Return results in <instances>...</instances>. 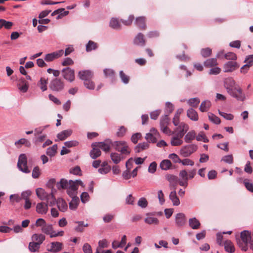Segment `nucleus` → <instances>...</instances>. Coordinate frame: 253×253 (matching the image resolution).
<instances>
[{"mask_svg":"<svg viewBox=\"0 0 253 253\" xmlns=\"http://www.w3.org/2000/svg\"><path fill=\"white\" fill-rule=\"evenodd\" d=\"M79 185H81L83 187L84 186L83 182L80 180H76L75 181L70 180L67 181L66 179H62L60 182L57 183V188L59 189H66L68 194L70 197L77 195V190Z\"/></svg>","mask_w":253,"mask_h":253,"instance_id":"obj_1","label":"nucleus"},{"mask_svg":"<svg viewBox=\"0 0 253 253\" xmlns=\"http://www.w3.org/2000/svg\"><path fill=\"white\" fill-rule=\"evenodd\" d=\"M93 74L90 70H82L78 73L79 78L84 81V85L85 86L89 89H93L94 88V84L93 83H90V86L88 85L87 82L88 80H91L93 77Z\"/></svg>","mask_w":253,"mask_h":253,"instance_id":"obj_2","label":"nucleus"},{"mask_svg":"<svg viewBox=\"0 0 253 253\" xmlns=\"http://www.w3.org/2000/svg\"><path fill=\"white\" fill-rule=\"evenodd\" d=\"M115 149L120 152L122 154L128 155L131 151L127 142L125 141H116L113 144Z\"/></svg>","mask_w":253,"mask_h":253,"instance_id":"obj_3","label":"nucleus"},{"mask_svg":"<svg viewBox=\"0 0 253 253\" xmlns=\"http://www.w3.org/2000/svg\"><path fill=\"white\" fill-rule=\"evenodd\" d=\"M228 93L238 101H244L246 99V95L239 85L235 86Z\"/></svg>","mask_w":253,"mask_h":253,"instance_id":"obj_4","label":"nucleus"},{"mask_svg":"<svg viewBox=\"0 0 253 253\" xmlns=\"http://www.w3.org/2000/svg\"><path fill=\"white\" fill-rule=\"evenodd\" d=\"M27 157L24 154L20 155L17 163L18 169L24 173H29L30 170L27 167Z\"/></svg>","mask_w":253,"mask_h":253,"instance_id":"obj_5","label":"nucleus"},{"mask_svg":"<svg viewBox=\"0 0 253 253\" xmlns=\"http://www.w3.org/2000/svg\"><path fill=\"white\" fill-rule=\"evenodd\" d=\"M197 147L194 144H190L182 147L180 150V154L184 157H188L196 151Z\"/></svg>","mask_w":253,"mask_h":253,"instance_id":"obj_6","label":"nucleus"},{"mask_svg":"<svg viewBox=\"0 0 253 253\" xmlns=\"http://www.w3.org/2000/svg\"><path fill=\"white\" fill-rule=\"evenodd\" d=\"M62 76L64 79L72 83L75 79V71L70 68H65L62 70Z\"/></svg>","mask_w":253,"mask_h":253,"instance_id":"obj_7","label":"nucleus"},{"mask_svg":"<svg viewBox=\"0 0 253 253\" xmlns=\"http://www.w3.org/2000/svg\"><path fill=\"white\" fill-rule=\"evenodd\" d=\"M64 87L63 82L59 79H54L52 80L49 84V88L55 91H59L62 90Z\"/></svg>","mask_w":253,"mask_h":253,"instance_id":"obj_8","label":"nucleus"},{"mask_svg":"<svg viewBox=\"0 0 253 253\" xmlns=\"http://www.w3.org/2000/svg\"><path fill=\"white\" fill-rule=\"evenodd\" d=\"M240 66L236 61H228L223 66L225 73H231L239 68Z\"/></svg>","mask_w":253,"mask_h":253,"instance_id":"obj_9","label":"nucleus"},{"mask_svg":"<svg viewBox=\"0 0 253 253\" xmlns=\"http://www.w3.org/2000/svg\"><path fill=\"white\" fill-rule=\"evenodd\" d=\"M64 54V51L60 49L45 55L44 60L47 62H51L61 57Z\"/></svg>","mask_w":253,"mask_h":253,"instance_id":"obj_10","label":"nucleus"},{"mask_svg":"<svg viewBox=\"0 0 253 253\" xmlns=\"http://www.w3.org/2000/svg\"><path fill=\"white\" fill-rule=\"evenodd\" d=\"M241 238L245 243V245L241 247L242 250L246 251L248 249L247 245L251 240V233L248 231H244L241 233Z\"/></svg>","mask_w":253,"mask_h":253,"instance_id":"obj_11","label":"nucleus"},{"mask_svg":"<svg viewBox=\"0 0 253 253\" xmlns=\"http://www.w3.org/2000/svg\"><path fill=\"white\" fill-rule=\"evenodd\" d=\"M175 129V132H176L177 134L183 137L185 133L189 130V127L188 124L184 122H179L178 126H176Z\"/></svg>","mask_w":253,"mask_h":253,"instance_id":"obj_12","label":"nucleus"},{"mask_svg":"<svg viewBox=\"0 0 253 253\" xmlns=\"http://www.w3.org/2000/svg\"><path fill=\"white\" fill-rule=\"evenodd\" d=\"M62 243L59 242H51L47 247V251L51 253H58L62 250Z\"/></svg>","mask_w":253,"mask_h":253,"instance_id":"obj_13","label":"nucleus"},{"mask_svg":"<svg viewBox=\"0 0 253 253\" xmlns=\"http://www.w3.org/2000/svg\"><path fill=\"white\" fill-rule=\"evenodd\" d=\"M238 85L232 78H226L224 81V86L226 88L227 92H229Z\"/></svg>","mask_w":253,"mask_h":253,"instance_id":"obj_14","label":"nucleus"},{"mask_svg":"<svg viewBox=\"0 0 253 253\" xmlns=\"http://www.w3.org/2000/svg\"><path fill=\"white\" fill-rule=\"evenodd\" d=\"M48 210V205L43 202L38 203L36 207L37 212L41 214H46Z\"/></svg>","mask_w":253,"mask_h":253,"instance_id":"obj_15","label":"nucleus"},{"mask_svg":"<svg viewBox=\"0 0 253 253\" xmlns=\"http://www.w3.org/2000/svg\"><path fill=\"white\" fill-rule=\"evenodd\" d=\"M175 222L177 227H181L185 225L186 223L185 215L183 213H178L176 214Z\"/></svg>","mask_w":253,"mask_h":253,"instance_id":"obj_16","label":"nucleus"},{"mask_svg":"<svg viewBox=\"0 0 253 253\" xmlns=\"http://www.w3.org/2000/svg\"><path fill=\"white\" fill-rule=\"evenodd\" d=\"M166 179L169 182L170 187L175 189L178 182L177 177L173 174H167Z\"/></svg>","mask_w":253,"mask_h":253,"instance_id":"obj_17","label":"nucleus"},{"mask_svg":"<svg viewBox=\"0 0 253 253\" xmlns=\"http://www.w3.org/2000/svg\"><path fill=\"white\" fill-rule=\"evenodd\" d=\"M17 86L20 91L25 93L28 89L29 84L24 78H22L19 80Z\"/></svg>","mask_w":253,"mask_h":253,"instance_id":"obj_18","label":"nucleus"},{"mask_svg":"<svg viewBox=\"0 0 253 253\" xmlns=\"http://www.w3.org/2000/svg\"><path fill=\"white\" fill-rule=\"evenodd\" d=\"M182 136L178 134L173 136L170 140V144L173 146H179L183 144Z\"/></svg>","mask_w":253,"mask_h":253,"instance_id":"obj_19","label":"nucleus"},{"mask_svg":"<svg viewBox=\"0 0 253 253\" xmlns=\"http://www.w3.org/2000/svg\"><path fill=\"white\" fill-rule=\"evenodd\" d=\"M57 206L61 212H65L68 209L67 203L62 198H58L56 201Z\"/></svg>","mask_w":253,"mask_h":253,"instance_id":"obj_20","label":"nucleus"},{"mask_svg":"<svg viewBox=\"0 0 253 253\" xmlns=\"http://www.w3.org/2000/svg\"><path fill=\"white\" fill-rule=\"evenodd\" d=\"M92 146L98 147L99 149H101L105 152H109L110 149V144L105 142L95 143L92 144Z\"/></svg>","mask_w":253,"mask_h":253,"instance_id":"obj_21","label":"nucleus"},{"mask_svg":"<svg viewBox=\"0 0 253 253\" xmlns=\"http://www.w3.org/2000/svg\"><path fill=\"white\" fill-rule=\"evenodd\" d=\"M36 193L37 197L41 200H47L49 194L42 188H38L36 190Z\"/></svg>","mask_w":253,"mask_h":253,"instance_id":"obj_22","label":"nucleus"},{"mask_svg":"<svg viewBox=\"0 0 253 253\" xmlns=\"http://www.w3.org/2000/svg\"><path fill=\"white\" fill-rule=\"evenodd\" d=\"M72 133V130L71 129L64 130L58 133L57 135V137L58 140L62 141L70 136Z\"/></svg>","mask_w":253,"mask_h":253,"instance_id":"obj_23","label":"nucleus"},{"mask_svg":"<svg viewBox=\"0 0 253 253\" xmlns=\"http://www.w3.org/2000/svg\"><path fill=\"white\" fill-rule=\"evenodd\" d=\"M169 198L173 206H177L180 205V200L176 195V192L175 189L170 193Z\"/></svg>","mask_w":253,"mask_h":253,"instance_id":"obj_24","label":"nucleus"},{"mask_svg":"<svg viewBox=\"0 0 253 253\" xmlns=\"http://www.w3.org/2000/svg\"><path fill=\"white\" fill-rule=\"evenodd\" d=\"M187 117L192 121H197L199 116L197 112L192 108L189 109L187 111Z\"/></svg>","mask_w":253,"mask_h":253,"instance_id":"obj_25","label":"nucleus"},{"mask_svg":"<svg viewBox=\"0 0 253 253\" xmlns=\"http://www.w3.org/2000/svg\"><path fill=\"white\" fill-rule=\"evenodd\" d=\"M111 170L110 166L106 162H103L101 167L98 169V172L102 174H105L108 173Z\"/></svg>","mask_w":253,"mask_h":253,"instance_id":"obj_26","label":"nucleus"},{"mask_svg":"<svg viewBox=\"0 0 253 253\" xmlns=\"http://www.w3.org/2000/svg\"><path fill=\"white\" fill-rule=\"evenodd\" d=\"M45 237L42 234H34L32 236V240L41 245L45 240Z\"/></svg>","mask_w":253,"mask_h":253,"instance_id":"obj_27","label":"nucleus"},{"mask_svg":"<svg viewBox=\"0 0 253 253\" xmlns=\"http://www.w3.org/2000/svg\"><path fill=\"white\" fill-rule=\"evenodd\" d=\"M133 42L136 45L143 46L145 43L143 35L141 33H138L134 38Z\"/></svg>","mask_w":253,"mask_h":253,"instance_id":"obj_28","label":"nucleus"},{"mask_svg":"<svg viewBox=\"0 0 253 253\" xmlns=\"http://www.w3.org/2000/svg\"><path fill=\"white\" fill-rule=\"evenodd\" d=\"M189 225L192 229H198L200 228L201 223L196 218L193 217L189 219Z\"/></svg>","mask_w":253,"mask_h":253,"instance_id":"obj_29","label":"nucleus"},{"mask_svg":"<svg viewBox=\"0 0 253 253\" xmlns=\"http://www.w3.org/2000/svg\"><path fill=\"white\" fill-rule=\"evenodd\" d=\"M144 221L147 224L155 225L158 224L159 222L157 218L151 215L150 214H147V216L145 218Z\"/></svg>","mask_w":253,"mask_h":253,"instance_id":"obj_30","label":"nucleus"},{"mask_svg":"<svg viewBox=\"0 0 253 253\" xmlns=\"http://www.w3.org/2000/svg\"><path fill=\"white\" fill-rule=\"evenodd\" d=\"M135 25L142 29H145L146 28L145 18L143 16H140L136 18L135 21Z\"/></svg>","mask_w":253,"mask_h":253,"instance_id":"obj_31","label":"nucleus"},{"mask_svg":"<svg viewBox=\"0 0 253 253\" xmlns=\"http://www.w3.org/2000/svg\"><path fill=\"white\" fill-rule=\"evenodd\" d=\"M196 132L192 130L187 132L184 136V141L186 143H190L196 137Z\"/></svg>","mask_w":253,"mask_h":253,"instance_id":"obj_32","label":"nucleus"},{"mask_svg":"<svg viewBox=\"0 0 253 253\" xmlns=\"http://www.w3.org/2000/svg\"><path fill=\"white\" fill-rule=\"evenodd\" d=\"M224 249L225 251L228 253H234L235 251L233 243L229 240L225 241Z\"/></svg>","mask_w":253,"mask_h":253,"instance_id":"obj_33","label":"nucleus"},{"mask_svg":"<svg viewBox=\"0 0 253 253\" xmlns=\"http://www.w3.org/2000/svg\"><path fill=\"white\" fill-rule=\"evenodd\" d=\"M183 111V110L182 108H179L176 111L172 120L173 124L175 126H178L179 124L180 116Z\"/></svg>","mask_w":253,"mask_h":253,"instance_id":"obj_34","label":"nucleus"},{"mask_svg":"<svg viewBox=\"0 0 253 253\" xmlns=\"http://www.w3.org/2000/svg\"><path fill=\"white\" fill-rule=\"evenodd\" d=\"M72 197V199L69 203V208L71 210H75L78 206L79 200L76 196Z\"/></svg>","mask_w":253,"mask_h":253,"instance_id":"obj_35","label":"nucleus"},{"mask_svg":"<svg viewBox=\"0 0 253 253\" xmlns=\"http://www.w3.org/2000/svg\"><path fill=\"white\" fill-rule=\"evenodd\" d=\"M217 65L216 58H212L207 59L204 62V65L208 68H211L216 66Z\"/></svg>","mask_w":253,"mask_h":253,"instance_id":"obj_36","label":"nucleus"},{"mask_svg":"<svg viewBox=\"0 0 253 253\" xmlns=\"http://www.w3.org/2000/svg\"><path fill=\"white\" fill-rule=\"evenodd\" d=\"M110 157L112 161L116 164L120 163V161L123 159L121 154L116 152L111 153L110 154Z\"/></svg>","mask_w":253,"mask_h":253,"instance_id":"obj_37","label":"nucleus"},{"mask_svg":"<svg viewBox=\"0 0 253 253\" xmlns=\"http://www.w3.org/2000/svg\"><path fill=\"white\" fill-rule=\"evenodd\" d=\"M211 106V102L209 100L203 101L200 105V110L201 112H207Z\"/></svg>","mask_w":253,"mask_h":253,"instance_id":"obj_38","label":"nucleus"},{"mask_svg":"<svg viewBox=\"0 0 253 253\" xmlns=\"http://www.w3.org/2000/svg\"><path fill=\"white\" fill-rule=\"evenodd\" d=\"M15 145L18 148H20L22 145H25L26 147H30L31 143L25 138H21L15 142Z\"/></svg>","mask_w":253,"mask_h":253,"instance_id":"obj_39","label":"nucleus"},{"mask_svg":"<svg viewBox=\"0 0 253 253\" xmlns=\"http://www.w3.org/2000/svg\"><path fill=\"white\" fill-rule=\"evenodd\" d=\"M92 147L93 149L90 152V156L91 158L95 159L101 155V152L98 147Z\"/></svg>","mask_w":253,"mask_h":253,"instance_id":"obj_40","label":"nucleus"},{"mask_svg":"<svg viewBox=\"0 0 253 253\" xmlns=\"http://www.w3.org/2000/svg\"><path fill=\"white\" fill-rule=\"evenodd\" d=\"M127 130V128L124 126H120L117 129L116 135L118 137L122 138L125 136Z\"/></svg>","mask_w":253,"mask_h":253,"instance_id":"obj_41","label":"nucleus"},{"mask_svg":"<svg viewBox=\"0 0 253 253\" xmlns=\"http://www.w3.org/2000/svg\"><path fill=\"white\" fill-rule=\"evenodd\" d=\"M149 146L147 142L140 143L135 147V150L136 152H140L148 148Z\"/></svg>","mask_w":253,"mask_h":253,"instance_id":"obj_42","label":"nucleus"},{"mask_svg":"<svg viewBox=\"0 0 253 253\" xmlns=\"http://www.w3.org/2000/svg\"><path fill=\"white\" fill-rule=\"evenodd\" d=\"M171 167V163L169 160H164L160 164V167L163 170H168Z\"/></svg>","mask_w":253,"mask_h":253,"instance_id":"obj_43","label":"nucleus"},{"mask_svg":"<svg viewBox=\"0 0 253 253\" xmlns=\"http://www.w3.org/2000/svg\"><path fill=\"white\" fill-rule=\"evenodd\" d=\"M208 117L209 120L215 124L218 125L221 122L220 119L212 113H209Z\"/></svg>","mask_w":253,"mask_h":253,"instance_id":"obj_44","label":"nucleus"},{"mask_svg":"<svg viewBox=\"0 0 253 253\" xmlns=\"http://www.w3.org/2000/svg\"><path fill=\"white\" fill-rule=\"evenodd\" d=\"M47 80L45 78H41L38 84L39 86L42 91L47 89Z\"/></svg>","mask_w":253,"mask_h":253,"instance_id":"obj_45","label":"nucleus"},{"mask_svg":"<svg viewBox=\"0 0 253 253\" xmlns=\"http://www.w3.org/2000/svg\"><path fill=\"white\" fill-rule=\"evenodd\" d=\"M40 247L39 244L36 243L35 242H32L29 243V250L32 252H36L39 251Z\"/></svg>","mask_w":253,"mask_h":253,"instance_id":"obj_46","label":"nucleus"},{"mask_svg":"<svg viewBox=\"0 0 253 253\" xmlns=\"http://www.w3.org/2000/svg\"><path fill=\"white\" fill-rule=\"evenodd\" d=\"M246 189L250 192L253 193V184L250 179H245L243 181Z\"/></svg>","mask_w":253,"mask_h":253,"instance_id":"obj_47","label":"nucleus"},{"mask_svg":"<svg viewBox=\"0 0 253 253\" xmlns=\"http://www.w3.org/2000/svg\"><path fill=\"white\" fill-rule=\"evenodd\" d=\"M57 150V145L54 144L52 147L48 148L46 150V154L50 157L54 156Z\"/></svg>","mask_w":253,"mask_h":253,"instance_id":"obj_48","label":"nucleus"},{"mask_svg":"<svg viewBox=\"0 0 253 253\" xmlns=\"http://www.w3.org/2000/svg\"><path fill=\"white\" fill-rule=\"evenodd\" d=\"M224 57L226 60H233L235 61L237 59L236 54L232 52H228L224 55Z\"/></svg>","mask_w":253,"mask_h":253,"instance_id":"obj_49","label":"nucleus"},{"mask_svg":"<svg viewBox=\"0 0 253 253\" xmlns=\"http://www.w3.org/2000/svg\"><path fill=\"white\" fill-rule=\"evenodd\" d=\"M53 228L52 224H46L42 228L41 231L44 234L49 235Z\"/></svg>","mask_w":253,"mask_h":253,"instance_id":"obj_50","label":"nucleus"},{"mask_svg":"<svg viewBox=\"0 0 253 253\" xmlns=\"http://www.w3.org/2000/svg\"><path fill=\"white\" fill-rule=\"evenodd\" d=\"M110 26L113 29H119L121 27V24L116 18H112L110 22Z\"/></svg>","mask_w":253,"mask_h":253,"instance_id":"obj_51","label":"nucleus"},{"mask_svg":"<svg viewBox=\"0 0 253 253\" xmlns=\"http://www.w3.org/2000/svg\"><path fill=\"white\" fill-rule=\"evenodd\" d=\"M145 138L149 142L154 143L157 142V139L159 137L155 135H153L151 133H146Z\"/></svg>","mask_w":253,"mask_h":253,"instance_id":"obj_52","label":"nucleus"},{"mask_svg":"<svg viewBox=\"0 0 253 253\" xmlns=\"http://www.w3.org/2000/svg\"><path fill=\"white\" fill-rule=\"evenodd\" d=\"M96 48V43L91 41H89L86 45V50L87 52L95 49Z\"/></svg>","mask_w":253,"mask_h":253,"instance_id":"obj_53","label":"nucleus"},{"mask_svg":"<svg viewBox=\"0 0 253 253\" xmlns=\"http://www.w3.org/2000/svg\"><path fill=\"white\" fill-rule=\"evenodd\" d=\"M120 77L122 81L125 84H127L129 81V77L127 76L123 71H121L119 73Z\"/></svg>","mask_w":253,"mask_h":253,"instance_id":"obj_54","label":"nucleus"},{"mask_svg":"<svg viewBox=\"0 0 253 253\" xmlns=\"http://www.w3.org/2000/svg\"><path fill=\"white\" fill-rule=\"evenodd\" d=\"M187 102L190 106L196 107L200 103V99L198 98H193L189 99Z\"/></svg>","mask_w":253,"mask_h":253,"instance_id":"obj_55","label":"nucleus"},{"mask_svg":"<svg viewBox=\"0 0 253 253\" xmlns=\"http://www.w3.org/2000/svg\"><path fill=\"white\" fill-rule=\"evenodd\" d=\"M196 140L197 141H202L205 143L209 142V139L207 138L205 134L203 132H200L196 136Z\"/></svg>","mask_w":253,"mask_h":253,"instance_id":"obj_56","label":"nucleus"},{"mask_svg":"<svg viewBox=\"0 0 253 253\" xmlns=\"http://www.w3.org/2000/svg\"><path fill=\"white\" fill-rule=\"evenodd\" d=\"M64 234V232L63 231H54L53 228L52 231H51L49 236L50 238H54L58 236H63Z\"/></svg>","mask_w":253,"mask_h":253,"instance_id":"obj_57","label":"nucleus"},{"mask_svg":"<svg viewBox=\"0 0 253 253\" xmlns=\"http://www.w3.org/2000/svg\"><path fill=\"white\" fill-rule=\"evenodd\" d=\"M169 158L171 159L174 163H180L181 159L179 156L175 154L172 153L169 155Z\"/></svg>","mask_w":253,"mask_h":253,"instance_id":"obj_58","label":"nucleus"},{"mask_svg":"<svg viewBox=\"0 0 253 253\" xmlns=\"http://www.w3.org/2000/svg\"><path fill=\"white\" fill-rule=\"evenodd\" d=\"M219 114L227 120H232L234 119V115L231 114H228L218 110Z\"/></svg>","mask_w":253,"mask_h":253,"instance_id":"obj_59","label":"nucleus"},{"mask_svg":"<svg viewBox=\"0 0 253 253\" xmlns=\"http://www.w3.org/2000/svg\"><path fill=\"white\" fill-rule=\"evenodd\" d=\"M137 204L141 208H145L148 205V202L146 198L142 197L138 200Z\"/></svg>","mask_w":253,"mask_h":253,"instance_id":"obj_60","label":"nucleus"},{"mask_svg":"<svg viewBox=\"0 0 253 253\" xmlns=\"http://www.w3.org/2000/svg\"><path fill=\"white\" fill-rule=\"evenodd\" d=\"M32 194V192L30 190H27L24 191H23L21 193V199H23L24 200H29V197L31 196Z\"/></svg>","mask_w":253,"mask_h":253,"instance_id":"obj_61","label":"nucleus"},{"mask_svg":"<svg viewBox=\"0 0 253 253\" xmlns=\"http://www.w3.org/2000/svg\"><path fill=\"white\" fill-rule=\"evenodd\" d=\"M142 135L140 133H135L133 134L131 137V141L134 144H136L138 142V140L141 137Z\"/></svg>","mask_w":253,"mask_h":253,"instance_id":"obj_62","label":"nucleus"},{"mask_svg":"<svg viewBox=\"0 0 253 253\" xmlns=\"http://www.w3.org/2000/svg\"><path fill=\"white\" fill-rule=\"evenodd\" d=\"M201 55L204 57H208L211 54V49L210 48H203L201 50Z\"/></svg>","mask_w":253,"mask_h":253,"instance_id":"obj_63","label":"nucleus"},{"mask_svg":"<svg viewBox=\"0 0 253 253\" xmlns=\"http://www.w3.org/2000/svg\"><path fill=\"white\" fill-rule=\"evenodd\" d=\"M106 77L113 78L115 75V72L113 70L111 69H105L103 71Z\"/></svg>","mask_w":253,"mask_h":253,"instance_id":"obj_64","label":"nucleus"}]
</instances>
